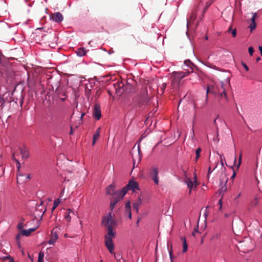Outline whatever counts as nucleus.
<instances>
[{"label": "nucleus", "instance_id": "obj_24", "mask_svg": "<svg viewBox=\"0 0 262 262\" xmlns=\"http://www.w3.org/2000/svg\"><path fill=\"white\" fill-rule=\"evenodd\" d=\"M24 221H25L24 218H21L20 222L18 223V224L17 225V228L18 230H21V231L22 230H23V228L24 227L23 224H24Z\"/></svg>", "mask_w": 262, "mask_h": 262}, {"label": "nucleus", "instance_id": "obj_14", "mask_svg": "<svg viewBox=\"0 0 262 262\" xmlns=\"http://www.w3.org/2000/svg\"><path fill=\"white\" fill-rule=\"evenodd\" d=\"M20 152L23 159H28L29 157V150L26 148H19Z\"/></svg>", "mask_w": 262, "mask_h": 262}, {"label": "nucleus", "instance_id": "obj_35", "mask_svg": "<svg viewBox=\"0 0 262 262\" xmlns=\"http://www.w3.org/2000/svg\"><path fill=\"white\" fill-rule=\"evenodd\" d=\"M5 102V100L3 98L0 97V107H3Z\"/></svg>", "mask_w": 262, "mask_h": 262}, {"label": "nucleus", "instance_id": "obj_59", "mask_svg": "<svg viewBox=\"0 0 262 262\" xmlns=\"http://www.w3.org/2000/svg\"><path fill=\"white\" fill-rule=\"evenodd\" d=\"M84 115V113H83V114H82L81 115V117H80V118H81V120L82 119V117H83V116Z\"/></svg>", "mask_w": 262, "mask_h": 262}, {"label": "nucleus", "instance_id": "obj_37", "mask_svg": "<svg viewBox=\"0 0 262 262\" xmlns=\"http://www.w3.org/2000/svg\"><path fill=\"white\" fill-rule=\"evenodd\" d=\"M126 213H127L128 214V217L131 219L132 218V212H131V210H127L125 211Z\"/></svg>", "mask_w": 262, "mask_h": 262}, {"label": "nucleus", "instance_id": "obj_16", "mask_svg": "<svg viewBox=\"0 0 262 262\" xmlns=\"http://www.w3.org/2000/svg\"><path fill=\"white\" fill-rule=\"evenodd\" d=\"M141 204V199L139 198L138 200L133 204V208L135 209L137 213L139 211V207Z\"/></svg>", "mask_w": 262, "mask_h": 262}, {"label": "nucleus", "instance_id": "obj_1", "mask_svg": "<svg viewBox=\"0 0 262 262\" xmlns=\"http://www.w3.org/2000/svg\"><path fill=\"white\" fill-rule=\"evenodd\" d=\"M193 67L194 65L189 59L184 61V65L183 69L187 71V72H180L174 73L173 76V79L171 81V85L173 89H177L179 87L181 80L185 77L187 75L193 71Z\"/></svg>", "mask_w": 262, "mask_h": 262}, {"label": "nucleus", "instance_id": "obj_43", "mask_svg": "<svg viewBox=\"0 0 262 262\" xmlns=\"http://www.w3.org/2000/svg\"><path fill=\"white\" fill-rule=\"evenodd\" d=\"M73 129L72 126H71V130H70V133H69V134L70 135H73Z\"/></svg>", "mask_w": 262, "mask_h": 262}, {"label": "nucleus", "instance_id": "obj_44", "mask_svg": "<svg viewBox=\"0 0 262 262\" xmlns=\"http://www.w3.org/2000/svg\"><path fill=\"white\" fill-rule=\"evenodd\" d=\"M216 136L217 137L219 136V128L217 126H216Z\"/></svg>", "mask_w": 262, "mask_h": 262}, {"label": "nucleus", "instance_id": "obj_54", "mask_svg": "<svg viewBox=\"0 0 262 262\" xmlns=\"http://www.w3.org/2000/svg\"><path fill=\"white\" fill-rule=\"evenodd\" d=\"M260 60V58L258 57L257 58H256V62H258L259 60Z\"/></svg>", "mask_w": 262, "mask_h": 262}, {"label": "nucleus", "instance_id": "obj_13", "mask_svg": "<svg viewBox=\"0 0 262 262\" xmlns=\"http://www.w3.org/2000/svg\"><path fill=\"white\" fill-rule=\"evenodd\" d=\"M252 17L251 18V21L252 23L250 24L249 27L250 29V31H252L256 27L255 18L257 15L256 13H252Z\"/></svg>", "mask_w": 262, "mask_h": 262}, {"label": "nucleus", "instance_id": "obj_47", "mask_svg": "<svg viewBox=\"0 0 262 262\" xmlns=\"http://www.w3.org/2000/svg\"><path fill=\"white\" fill-rule=\"evenodd\" d=\"M235 176H236V173H235V171H234L233 173V174H232V176L231 178V179H234V177H235Z\"/></svg>", "mask_w": 262, "mask_h": 262}, {"label": "nucleus", "instance_id": "obj_53", "mask_svg": "<svg viewBox=\"0 0 262 262\" xmlns=\"http://www.w3.org/2000/svg\"><path fill=\"white\" fill-rule=\"evenodd\" d=\"M23 175H19L17 178V182H18V180H19V177H23Z\"/></svg>", "mask_w": 262, "mask_h": 262}, {"label": "nucleus", "instance_id": "obj_18", "mask_svg": "<svg viewBox=\"0 0 262 262\" xmlns=\"http://www.w3.org/2000/svg\"><path fill=\"white\" fill-rule=\"evenodd\" d=\"M167 86V83H163L161 85H159L158 87V92L159 93H160V92L161 93V95H162L164 92V90L166 89Z\"/></svg>", "mask_w": 262, "mask_h": 262}, {"label": "nucleus", "instance_id": "obj_51", "mask_svg": "<svg viewBox=\"0 0 262 262\" xmlns=\"http://www.w3.org/2000/svg\"><path fill=\"white\" fill-rule=\"evenodd\" d=\"M219 203L220 204V208H221V207H222V199H220L219 201Z\"/></svg>", "mask_w": 262, "mask_h": 262}, {"label": "nucleus", "instance_id": "obj_61", "mask_svg": "<svg viewBox=\"0 0 262 262\" xmlns=\"http://www.w3.org/2000/svg\"><path fill=\"white\" fill-rule=\"evenodd\" d=\"M248 49H253L252 47H249Z\"/></svg>", "mask_w": 262, "mask_h": 262}, {"label": "nucleus", "instance_id": "obj_29", "mask_svg": "<svg viewBox=\"0 0 262 262\" xmlns=\"http://www.w3.org/2000/svg\"><path fill=\"white\" fill-rule=\"evenodd\" d=\"M242 153L241 152L239 156V159H238V164L237 165V169L239 168L240 166L241 163H242Z\"/></svg>", "mask_w": 262, "mask_h": 262}, {"label": "nucleus", "instance_id": "obj_3", "mask_svg": "<svg viewBox=\"0 0 262 262\" xmlns=\"http://www.w3.org/2000/svg\"><path fill=\"white\" fill-rule=\"evenodd\" d=\"M117 222L115 220L111 219V221L107 228V234L105 235V245L110 253H113L114 249V245L113 243V238H115L116 233L113 231V227L116 226Z\"/></svg>", "mask_w": 262, "mask_h": 262}, {"label": "nucleus", "instance_id": "obj_23", "mask_svg": "<svg viewBox=\"0 0 262 262\" xmlns=\"http://www.w3.org/2000/svg\"><path fill=\"white\" fill-rule=\"evenodd\" d=\"M71 212H72V210L70 209H68L66 212V215L65 216V219L68 222H70L71 221V217L70 215Z\"/></svg>", "mask_w": 262, "mask_h": 262}, {"label": "nucleus", "instance_id": "obj_48", "mask_svg": "<svg viewBox=\"0 0 262 262\" xmlns=\"http://www.w3.org/2000/svg\"><path fill=\"white\" fill-rule=\"evenodd\" d=\"M194 182H195V183H196V173L194 174Z\"/></svg>", "mask_w": 262, "mask_h": 262}, {"label": "nucleus", "instance_id": "obj_8", "mask_svg": "<svg viewBox=\"0 0 262 262\" xmlns=\"http://www.w3.org/2000/svg\"><path fill=\"white\" fill-rule=\"evenodd\" d=\"M93 116L96 120H99L101 117L100 106L98 104L94 105L93 110Z\"/></svg>", "mask_w": 262, "mask_h": 262}, {"label": "nucleus", "instance_id": "obj_40", "mask_svg": "<svg viewBox=\"0 0 262 262\" xmlns=\"http://www.w3.org/2000/svg\"><path fill=\"white\" fill-rule=\"evenodd\" d=\"M204 216L205 218H206L207 215H208V211L207 210V208H206L205 210H204Z\"/></svg>", "mask_w": 262, "mask_h": 262}, {"label": "nucleus", "instance_id": "obj_7", "mask_svg": "<svg viewBox=\"0 0 262 262\" xmlns=\"http://www.w3.org/2000/svg\"><path fill=\"white\" fill-rule=\"evenodd\" d=\"M50 19L56 23H60L63 20V17L60 12H56L50 15Z\"/></svg>", "mask_w": 262, "mask_h": 262}, {"label": "nucleus", "instance_id": "obj_10", "mask_svg": "<svg viewBox=\"0 0 262 262\" xmlns=\"http://www.w3.org/2000/svg\"><path fill=\"white\" fill-rule=\"evenodd\" d=\"M115 184L113 182L112 184L110 185L106 188V192L107 194L110 195H116V191H115Z\"/></svg>", "mask_w": 262, "mask_h": 262}, {"label": "nucleus", "instance_id": "obj_64", "mask_svg": "<svg viewBox=\"0 0 262 262\" xmlns=\"http://www.w3.org/2000/svg\"><path fill=\"white\" fill-rule=\"evenodd\" d=\"M259 51H260V55L262 56V50H259Z\"/></svg>", "mask_w": 262, "mask_h": 262}, {"label": "nucleus", "instance_id": "obj_50", "mask_svg": "<svg viewBox=\"0 0 262 262\" xmlns=\"http://www.w3.org/2000/svg\"><path fill=\"white\" fill-rule=\"evenodd\" d=\"M100 130H101V128H100V127H99V128L97 129V130L96 131V133H98L99 134H100Z\"/></svg>", "mask_w": 262, "mask_h": 262}, {"label": "nucleus", "instance_id": "obj_30", "mask_svg": "<svg viewBox=\"0 0 262 262\" xmlns=\"http://www.w3.org/2000/svg\"><path fill=\"white\" fill-rule=\"evenodd\" d=\"M137 151H138V156L139 161H140L141 160V155H140L141 154V151L139 145L138 146Z\"/></svg>", "mask_w": 262, "mask_h": 262}, {"label": "nucleus", "instance_id": "obj_49", "mask_svg": "<svg viewBox=\"0 0 262 262\" xmlns=\"http://www.w3.org/2000/svg\"><path fill=\"white\" fill-rule=\"evenodd\" d=\"M26 180H29L30 179V174H27L26 176Z\"/></svg>", "mask_w": 262, "mask_h": 262}, {"label": "nucleus", "instance_id": "obj_41", "mask_svg": "<svg viewBox=\"0 0 262 262\" xmlns=\"http://www.w3.org/2000/svg\"><path fill=\"white\" fill-rule=\"evenodd\" d=\"M212 172V171L211 170V168L210 167H209L208 168V174H207V177H209V175Z\"/></svg>", "mask_w": 262, "mask_h": 262}, {"label": "nucleus", "instance_id": "obj_45", "mask_svg": "<svg viewBox=\"0 0 262 262\" xmlns=\"http://www.w3.org/2000/svg\"><path fill=\"white\" fill-rule=\"evenodd\" d=\"M169 255H170L171 261H172V250H171L169 251ZM171 262H172V261H171Z\"/></svg>", "mask_w": 262, "mask_h": 262}, {"label": "nucleus", "instance_id": "obj_27", "mask_svg": "<svg viewBox=\"0 0 262 262\" xmlns=\"http://www.w3.org/2000/svg\"><path fill=\"white\" fill-rule=\"evenodd\" d=\"M228 32L231 33L232 35V36L235 37L236 35V29H232L231 27L229 28L228 30Z\"/></svg>", "mask_w": 262, "mask_h": 262}, {"label": "nucleus", "instance_id": "obj_21", "mask_svg": "<svg viewBox=\"0 0 262 262\" xmlns=\"http://www.w3.org/2000/svg\"><path fill=\"white\" fill-rule=\"evenodd\" d=\"M75 53L78 56L82 57L86 55V50H75Z\"/></svg>", "mask_w": 262, "mask_h": 262}, {"label": "nucleus", "instance_id": "obj_62", "mask_svg": "<svg viewBox=\"0 0 262 262\" xmlns=\"http://www.w3.org/2000/svg\"><path fill=\"white\" fill-rule=\"evenodd\" d=\"M236 161V157H235L234 158V164L235 163Z\"/></svg>", "mask_w": 262, "mask_h": 262}, {"label": "nucleus", "instance_id": "obj_58", "mask_svg": "<svg viewBox=\"0 0 262 262\" xmlns=\"http://www.w3.org/2000/svg\"><path fill=\"white\" fill-rule=\"evenodd\" d=\"M216 120H217V118H216L214 120V123L215 124H216Z\"/></svg>", "mask_w": 262, "mask_h": 262}, {"label": "nucleus", "instance_id": "obj_36", "mask_svg": "<svg viewBox=\"0 0 262 262\" xmlns=\"http://www.w3.org/2000/svg\"><path fill=\"white\" fill-rule=\"evenodd\" d=\"M242 66L244 67L245 69L246 70V71H249V68L248 67V66L245 63L243 62H242Z\"/></svg>", "mask_w": 262, "mask_h": 262}, {"label": "nucleus", "instance_id": "obj_60", "mask_svg": "<svg viewBox=\"0 0 262 262\" xmlns=\"http://www.w3.org/2000/svg\"><path fill=\"white\" fill-rule=\"evenodd\" d=\"M258 49H262V46H258Z\"/></svg>", "mask_w": 262, "mask_h": 262}, {"label": "nucleus", "instance_id": "obj_12", "mask_svg": "<svg viewBox=\"0 0 262 262\" xmlns=\"http://www.w3.org/2000/svg\"><path fill=\"white\" fill-rule=\"evenodd\" d=\"M185 183L187 184L188 188L189 189V193L190 194L192 188L196 187V183L194 184L193 182L188 178L185 180Z\"/></svg>", "mask_w": 262, "mask_h": 262}, {"label": "nucleus", "instance_id": "obj_63", "mask_svg": "<svg viewBox=\"0 0 262 262\" xmlns=\"http://www.w3.org/2000/svg\"><path fill=\"white\" fill-rule=\"evenodd\" d=\"M111 50H108V54H111V52H110Z\"/></svg>", "mask_w": 262, "mask_h": 262}, {"label": "nucleus", "instance_id": "obj_57", "mask_svg": "<svg viewBox=\"0 0 262 262\" xmlns=\"http://www.w3.org/2000/svg\"><path fill=\"white\" fill-rule=\"evenodd\" d=\"M56 208V207H55L54 205H53V206L52 208V211Z\"/></svg>", "mask_w": 262, "mask_h": 262}, {"label": "nucleus", "instance_id": "obj_5", "mask_svg": "<svg viewBox=\"0 0 262 262\" xmlns=\"http://www.w3.org/2000/svg\"><path fill=\"white\" fill-rule=\"evenodd\" d=\"M158 168L156 166H152L149 172L150 177L152 179L156 184H158L159 179L158 177Z\"/></svg>", "mask_w": 262, "mask_h": 262}, {"label": "nucleus", "instance_id": "obj_33", "mask_svg": "<svg viewBox=\"0 0 262 262\" xmlns=\"http://www.w3.org/2000/svg\"><path fill=\"white\" fill-rule=\"evenodd\" d=\"M60 202V201L59 199L55 200L54 201V205L57 207L59 204Z\"/></svg>", "mask_w": 262, "mask_h": 262}, {"label": "nucleus", "instance_id": "obj_38", "mask_svg": "<svg viewBox=\"0 0 262 262\" xmlns=\"http://www.w3.org/2000/svg\"><path fill=\"white\" fill-rule=\"evenodd\" d=\"M219 234H214L213 236H212V239H219Z\"/></svg>", "mask_w": 262, "mask_h": 262}, {"label": "nucleus", "instance_id": "obj_39", "mask_svg": "<svg viewBox=\"0 0 262 262\" xmlns=\"http://www.w3.org/2000/svg\"><path fill=\"white\" fill-rule=\"evenodd\" d=\"M220 190H221V192L226 191V186L222 187Z\"/></svg>", "mask_w": 262, "mask_h": 262}, {"label": "nucleus", "instance_id": "obj_2", "mask_svg": "<svg viewBox=\"0 0 262 262\" xmlns=\"http://www.w3.org/2000/svg\"><path fill=\"white\" fill-rule=\"evenodd\" d=\"M230 86V76L226 77L225 82L221 81L218 84L215 86H208L206 93V101L207 100V95L209 93H212L215 96L219 95L221 98H227L226 90Z\"/></svg>", "mask_w": 262, "mask_h": 262}, {"label": "nucleus", "instance_id": "obj_55", "mask_svg": "<svg viewBox=\"0 0 262 262\" xmlns=\"http://www.w3.org/2000/svg\"><path fill=\"white\" fill-rule=\"evenodd\" d=\"M132 155L133 159V161H134V164L135 165V158H134V155H133V153L132 154Z\"/></svg>", "mask_w": 262, "mask_h": 262}, {"label": "nucleus", "instance_id": "obj_56", "mask_svg": "<svg viewBox=\"0 0 262 262\" xmlns=\"http://www.w3.org/2000/svg\"><path fill=\"white\" fill-rule=\"evenodd\" d=\"M61 100L63 101L66 100V97H62L61 98H60Z\"/></svg>", "mask_w": 262, "mask_h": 262}, {"label": "nucleus", "instance_id": "obj_46", "mask_svg": "<svg viewBox=\"0 0 262 262\" xmlns=\"http://www.w3.org/2000/svg\"><path fill=\"white\" fill-rule=\"evenodd\" d=\"M13 160H14L15 161H16L17 163L19 164V161L14 158V154L13 155Z\"/></svg>", "mask_w": 262, "mask_h": 262}, {"label": "nucleus", "instance_id": "obj_17", "mask_svg": "<svg viewBox=\"0 0 262 262\" xmlns=\"http://www.w3.org/2000/svg\"><path fill=\"white\" fill-rule=\"evenodd\" d=\"M50 238L55 239V241H57V239L58 238L57 234V229L56 228H54L52 230Z\"/></svg>", "mask_w": 262, "mask_h": 262}, {"label": "nucleus", "instance_id": "obj_31", "mask_svg": "<svg viewBox=\"0 0 262 262\" xmlns=\"http://www.w3.org/2000/svg\"><path fill=\"white\" fill-rule=\"evenodd\" d=\"M125 208L126 211H127V210H131V209H130V202L129 201L127 202V203H126L125 206Z\"/></svg>", "mask_w": 262, "mask_h": 262}, {"label": "nucleus", "instance_id": "obj_15", "mask_svg": "<svg viewBox=\"0 0 262 262\" xmlns=\"http://www.w3.org/2000/svg\"><path fill=\"white\" fill-rule=\"evenodd\" d=\"M36 228H30L28 230H22L20 231V234L23 236H29L33 232L36 230Z\"/></svg>", "mask_w": 262, "mask_h": 262}, {"label": "nucleus", "instance_id": "obj_6", "mask_svg": "<svg viewBox=\"0 0 262 262\" xmlns=\"http://www.w3.org/2000/svg\"><path fill=\"white\" fill-rule=\"evenodd\" d=\"M117 196L113 199L110 203V209L112 211L115 206L117 203L123 199L124 195H122V193L120 190L116 191V192Z\"/></svg>", "mask_w": 262, "mask_h": 262}, {"label": "nucleus", "instance_id": "obj_9", "mask_svg": "<svg viewBox=\"0 0 262 262\" xmlns=\"http://www.w3.org/2000/svg\"><path fill=\"white\" fill-rule=\"evenodd\" d=\"M232 226L233 231L234 232V233L238 234V233H240V232L242 230L241 227H243V223L241 221L239 222L238 223L237 222L234 223L233 222Z\"/></svg>", "mask_w": 262, "mask_h": 262}, {"label": "nucleus", "instance_id": "obj_20", "mask_svg": "<svg viewBox=\"0 0 262 262\" xmlns=\"http://www.w3.org/2000/svg\"><path fill=\"white\" fill-rule=\"evenodd\" d=\"M113 253L112 254H114L115 256V258L117 260V262H125V259L122 258V256L120 254H118L116 255L115 252H114V250H113Z\"/></svg>", "mask_w": 262, "mask_h": 262}, {"label": "nucleus", "instance_id": "obj_34", "mask_svg": "<svg viewBox=\"0 0 262 262\" xmlns=\"http://www.w3.org/2000/svg\"><path fill=\"white\" fill-rule=\"evenodd\" d=\"M56 241L55 239H52L50 238V239L48 241V243L50 245H54Z\"/></svg>", "mask_w": 262, "mask_h": 262}, {"label": "nucleus", "instance_id": "obj_28", "mask_svg": "<svg viewBox=\"0 0 262 262\" xmlns=\"http://www.w3.org/2000/svg\"><path fill=\"white\" fill-rule=\"evenodd\" d=\"M44 253L40 252L38 254V258L37 262H43Z\"/></svg>", "mask_w": 262, "mask_h": 262}, {"label": "nucleus", "instance_id": "obj_42", "mask_svg": "<svg viewBox=\"0 0 262 262\" xmlns=\"http://www.w3.org/2000/svg\"><path fill=\"white\" fill-rule=\"evenodd\" d=\"M249 53L251 56H252L254 53V50H248Z\"/></svg>", "mask_w": 262, "mask_h": 262}, {"label": "nucleus", "instance_id": "obj_11", "mask_svg": "<svg viewBox=\"0 0 262 262\" xmlns=\"http://www.w3.org/2000/svg\"><path fill=\"white\" fill-rule=\"evenodd\" d=\"M112 218V216L111 213H110L108 214L103 216L102 222V225L107 228L110 222L111 221Z\"/></svg>", "mask_w": 262, "mask_h": 262}, {"label": "nucleus", "instance_id": "obj_25", "mask_svg": "<svg viewBox=\"0 0 262 262\" xmlns=\"http://www.w3.org/2000/svg\"><path fill=\"white\" fill-rule=\"evenodd\" d=\"M202 151V149L200 147L198 148L196 150H195V154H196V158H195V162L197 161V160H198V159L201 156V152Z\"/></svg>", "mask_w": 262, "mask_h": 262}, {"label": "nucleus", "instance_id": "obj_22", "mask_svg": "<svg viewBox=\"0 0 262 262\" xmlns=\"http://www.w3.org/2000/svg\"><path fill=\"white\" fill-rule=\"evenodd\" d=\"M100 137V134L96 133L94 134L93 138L92 145H94L96 142V141L99 139Z\"/></svg>", "mask_w": 262, "mask_h": 262}, {"label": "nucleus", "instance_id": "obj_52", "mask_svg": "<svg viewBox=\"0 0 262 262\" xmlns=\"http://www.w3.org/2000/svg\"><path fill=\"white\" fill-rule=\"evenodd\" d=\"M221 159L222 166H223V160H222V155H221Z\"/></svg>", "mask_w": 262, "mask_h": 262}, {"label": "nucleus", "instance_id": "obj_32", "mask_svg": "<svg viewBox=\"0 0 262 262\" xmlns=\"http://www.w3.org/2000/svg\"><path fill=\"white\" fill-rule=\"evenodd\" d=\"M212 2H207L206 3V5L204 9V12L205 13L206 12V11L207 10V9L208 8V7L210 6V5L211 4Z\"/></svg>", "mask_w": 262, "mask_h": 262}, {"label": "nucleus", "instance_id": "obj_26", "mask_svg": "<svg viewBox=\"0 0 262 262\" xmlns=\"http://www.w3.org/2000/svg\"><path fill=\"white\" fill-rule=\"evenodd\" d=\"M123 86H124V85L122 83L118 84V85L117 86L118 88H119V89L118 90H116L117 93H118V94H122L124 92V88H123Z\"/></svg>", "mask_w": 262, "mask_h": 262}, {"label": "nucleus", "instance_id": "obj_19", "mask_svg": "<svg viewBox=\"0 0 262 262\" xmlns=\"http://www.w3.org/2000/svg\"><path fill=\"white\" fill-rule=\"evenodd\" d=\"M181 239L183 243V252H185L187 251L188 248L186 238L184 236H182Z\"/></svg>", "mask_w": 262, "mask_h": 262}, {"label": "nucleus", "instance_id": "obj_4", "mask_svg": "<svg viewBox=\"0 0 262 262\" xmlns=\"http://www.w3.org/2000/svg\"><path fill=\"white\" fill-rule=\"evenodd\" d=\"M136 189H138V183L134 181H130L128 184L120 191L121 192L122 195H125L128 190H132L135 191Z\"/></svg>", "mask_w": 262, "mask_h": 262}]
</instances>
